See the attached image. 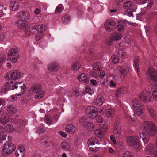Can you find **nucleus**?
Listing matches in <instances>:
<instances>
[{
	"instance_id": "864d4df0",
	"label": "nucleus",
	"mask_w": 157,
	"mask_h": 157,
	"mask_svg": "<svg viewBox=\"0 0 157 157\" xmlns=\"http://www.w3.org/2000/svg\"><path fill=\"white\" fill-rule=\"evenodd\" d=\"M122 157H132L131 153L128 151H126L123 154Z\"/></svg>"
},
{
	"instance_id": "13d9d810",
	"label": "nucleus",
	"mask_w": 157,
	"mask_h": 157,
	"mask_svg": "<svg viewBox=\"0 0 157 157\" xmlns=\"http://www.w3.org/2000/svg\"><path fill=\"white\" fill-rule=\"evenodd\" d=\"M10 122L13 124H17L18 123V120L15 118H11L10 119Z\"/></svg>"
},
{
	"instance_id": "bf43d9fd",
	"label": "nucleus",
	"mask_w": 157,
	"mask_h": 157,
	"mask_svg": "<svg viewBox=\"0 0 157 157\" xmlns=\"http://www.w3.org/2000/svg\"><path fill=\"white\" fill-rule=\"evenodd\" d=\"M142 12L141 13H139L136 14L137 15V17L136 19L138 20H140L141 17H140L142 15H144L146 13V10H142Z\"/></svg>"
},
{
	"instance_id": "473e14b6",
	"label": "nucleus",
	"mask_w": 157,
	"mask_h": 157,
	"mask_svg": "<svg viewBox=\"0 0 157 157\" xmlns=\"http://www.w3.org/2000/svg\"><path fill=\"white\" fill-rule=\"evenodd\" d=\"M133 3L130 1H128L125 2L123 4V8L125 9H129L132 6Z\"/></svg>"
},
{
	"instance_id": "39448f33",
	"label": "nucleus",
	"mask_w": 157,
	"mask_h": 157,
	"mask_svg": "<svg viewBox=\"0 0 157 157\" xmlns=\"http://www.w3.org/2000/svg\"><path fill=\"white\" fill-rule=\"evenodd\" d=\"M132 103L133 110L136 115L139 116L142 115L144 111V107L142 104L135 98L132 100Z\"/></svg>"
},
{
	"instance_id": "9d476101",
	"label": "nucleus",
	"mask_w": 157,
	"mask_h": 157,
	"mask_svg": "<svg viewBox=\"0 0 157 157\" xmlns=\"http://www.w3.org/2000/svg\"><path fill=\"white\" fill-rule=\"evenodd\" d=\"M21 76V73L18 71L13 70L8 72L5 76L7 80H16L19 78Z\"/></svg>"
},
{
	"instance_id": "680f3d73",
	"label": "nucleus",
	"mask_w": 157,
	"mask_h": 157,
	"mask_svg": "<svg viewBox=\"0 0 157 157\" xmlns=\"http://www.w3.org/2000/svg\"><path fill=\"white\" fill-rule=\"evenodd\" d=\"M50 142H48L46 141H44L42 142V144L45 147H48L50 146Z\"/></svg>"
},
{
	"instance_id": "b1692460",
	"label": "nucleus",
	"mask_w": 157,
	"mask_h": 157,
	"mask_svg": "<svg viewBox=\"0 0 157 157\" xmlns=\"http://www.w3.org/2000/svg\"><path fill=\"white\" fill-rule=\"evenodd\" d=\"M10 117L8 115H4L0 117V123L3 124H6L10 120Z\"/></svg>"
},
{
	"instance_id": "6e6d98bb",
	"label": "nucleus",
	"mask_w": 157,
	"mask_h": 157,
	"mask_svg": "<svg viewBox=\"0 0 157 157\" xmlns=\"http://www.w3.org/2000/svg\"><path fill=\"white\" fill-rule=\"evenodd\" d=\"M136 10H126L124 12V14L125 15L131 16H133V13L132 12L135 11Z\"/></svg>"
},
{
	"instance_id": "a211bd4d",
	"label": "nucleus",
	"mask_w": 157,
	"mask_h": 157,
	"mask_svg": "<svg viewBox=\"0 0 157 157\" xmlns=\"http://www.w3.org/2000/svg\"><path fill=\"white\" fill-rule=\"evenodd\" d=\"M25 152L24 147L23 146L20 147L16 150L15 152V155L17 157L20 156L22 157H23L25 155Z\"/></svg>"
},
{
	"instance_id": "f8f14e48",
	"label": "nucleus",
	"mask_w": 157,
	"mask_h": 157,
	"mask_svg": "<svg viewBox=\"0 0 157 157\" xmlns=\"http://www.w3.org/2000/svg\"><path fill=\"white\" fill-rule=\"evenodd\" d=\"M151 94L149 91L143 90L139 95V99L144 102H147L151 101L152 99Z\"/></svg>"
},
{
	"instance_id": "37998d69",
	"label": "nucleus",
	"mask_w": 157,
	"mask_h": 157,
	"mask_svg": "<svg viewBox=\"0 0 157 157\" xmlns=\"http://www.w3.org/2000/svg\"><path fill=\"white\" fill-rule=\"evenodd\" d=\"M10 8L12 9H14V10H17L19 7V4L18 2H15L13 3H10Z\"/></svg>"
},
{
	"instance_id": "3c124183",
	"label": "nucleus",
	"mask_w": 157,
	"mask_h": 157,
	"mask_svg": "<svg viewBox=\"0 0 157 157\" xmlns=\"http://www.w3.org/2000/svg\"><path fill=\"white\" fill-rule=\"evenodd\" d=\"M117 30L120 32H122L124 30V28L122 25L120 23H119V24L117 25Z\"/></svg>"
},
{
	"instance_id": "7ed1b4c3",
	"label": "nucleus",
	"mask_w": 157,
	"mask_h": 157,
	"mask_svg": "<svg viewBox=\"0 0 157 157\" xmlns=\"http://www.w3.org/2000/svg\"><path fill=\"white\" fill-rule=\"evenodd\" d=\"M47 27L44 25H38L36 24H33L29 26L25 32V36L26 37L33 35L36 31L42 32L47 29Z\"/></svg>"
},
{
	"instance_id": "ea45409f",
	"label": "nucleus",
	"mask_w": 157,
	"mask_h": 157,
	"mask_svg": "<svg viewBox=\"0 0 157 157\" xmlns=\"http://www.w3.org/2000/svg\"><path fill=\"white\" fill-rule=\"evenodd\" d=\"M45 122L48 125L52 123V119L51 117L48 115H46L45 116Z\"/></svg>"
},
{
	"instance_id": "de8ad7c7",
	"label": "nucleus",
	"mask_w": 157,
	"mask_h": 157,
	"mask_svg": "<svg viewBox=\"0 0 157 157\" xmlns=\"http://www.w3.org/2000/svg\"><path fill=\"white\" fill-rule=\"evenodd\" d=\"M94 133L99 138H102V133L100 130L97 129L94 132Z\"/></svg>"
},
{
	"instance_id": "f704fd0d",
	"label": "nucleus",
	"mask_w": 157,
	"mask_h": 157,
	"mask_svg": "<svg viewBox=\"0 0 157 157\" xmlns=\"http://www.w3.org/2000/svg\"><path fill=\"white\" fill-rule=\"evenodd\" d=\"M70 17L69 14H67L63 16L62 18V20L64 24H67L68 23L70 20Z\"/></svg>"
},
{
	"instance_id": "69168bd1",
	"label": "nucleus",
	"mask_w": 157,
	"mask_h": 157,
	"mask_svg": "<svg viewBox=\"0 0 157 157\" xmlns=\"http://www.w3.org/2000/svg\"><path fill=\"white\" fill-rule=\"evenodd\" d=\"M18 123H19L20 124L23 126L25 125V121L22 119H19L18 121Z\"/></svg>"
},
{
	"instance_id": "79ce46f5",
	"label": "nucleus",
	"mask_w": 157,
	"mask_h": 157,
	"mask_svg": "<svg viewBox=\"0 0 157 157\" xmlns=\"http://www.w3.org/2000/svg\"><path fill=\"white\" fill-rule=\"evenodd\" d=\"M6 55L3 53L0 54V68L6 59Z\"/></svg>"
},
{
	"instance_id": "bb28decb",
	"label": "nucleus",
	"mask_w": 157,
	"mask_h": 157,
	"mask_svg": "<svg viewBox=\"0 0 157 157\" xmlns=\"http://www.w3.org/2000/svg\"><path fill=\"white\" fill-rule=\"evenodd\" d=\"M93 70L96 71H100L101 68V63L99 62H97L92 65Z\"/></svg>"
},
{
	"instance_id": "338daca9",
	"label": "nucleus",
	"mask_w": 157,
	"mask_h": 157,
	"mask_svg": "<svg viewBox=\"0 0 157 157\" xmlns=\"http://www.w3.org/2000/svg\"><path fill=\"white\" fill-rule=\"evenodd\" d=\"M99 77L101 78H103L105 75V73L103 71L99 72Z\"/></svg>"
},
{
	"instance_id": "603ef678",
	"label": "nucleus",
	"mask_w": 157,
	"mask_h": 157,
	"mask_svg": "<svg viewBox=\"0 0 157 157\" xmlns=\"http://www.w3.org/2000/svg\"><path fill=\"white\" fill-rule=\"evenodd\" d=\"M7 138V136L6 135H0V143L3 142V141H5Z\"/></svg>"
},
{
	"instance_id": "393cba45",
	"label": "nucleus",
	"mask_w": 157,
	"mask_h": 157,
	"mask_svg": "<svg viewBox=\"0 0 157 157\" xmlns=\"http://www.w3.org/2000/svg\"><path fill=\"white\" fill-rule=\"evenodd\" d=\"M66 131L69 133H73L75 131V128L73 124H71L66 126Z\"/></svg>"
},
{
	"instance_id": "9b49d317",
	"label": "nucleus",
	"mask_w": 157,
	"mask_h": 157,
	"mask_svg": "<svg viewBox=\"0 0 157 157\" xmlns=\"http://www.w3.org/2000/svg\"><path fill=\"white\" fill-rule=\"evenodd\" d=\"M86 110L87 117L90 118L94 119L98 115V109L94 106L87 107Z\"/></svg>"
},
{
	"instance_id": "423d86ee",
	"label": "nucleus",
	"mask_w": 157,
	"mask_h": 157,
	"mask_svg": "<svg viewBox=\"0 0 157 157\" xmlns=\"http://www.w3.org/2000/svg\"><path fill=\"white\" fill-rule=\"evenodd\" d=\"M19 49L16 46L11 48L8 52L7 59L14 63L17 62L19 57Z\"/></svg>"
},
{
	"instance_id": "412c9836",
	"label": "nucleus",
	"mask_w": 157,
	"mask_h": 157,
	"mask_svg": "<svg viewBox=\"0 0 157 157\" xmlns=\"http://www.w3.org/2000/svg\"><path fill=\"white\" fill-rule=\"evenodd\" d=\"M104 101V99L103 96H98L94 101V103L97 105L101 106L102 105Z\"/></svg>"
},
{
	"instance_id": "c85d7f7f",
	"label": "nucleus",
	"mask_w": 157,
	"mask_h": 157,
	"mask_svg": "<svg viewBox=\"0 0 157 157\" xmlns=\"http://www.w3.org/2000/svg\"><path fill=\"white\" fill-rule=\"evenodd\" d=\"M60 147L64 151H69L71 149L70 146L66 142H62L61 144Z\"/></svg>"
},
{
	"instance_id": "052dcab7",
	"label": "nucleus",
	"mask_w": 157,
	"mask_h": 157,
	"mask_svg": "<svg viewBox=\"0 0 157 157\" xmlns=\"http://www.w3.org/2000/svg\"><path fill=\"white\" fill-rule=\"evenodd\" d=\"M86 121L85 118H82L79 120L80 123L82 124H85Z\"/></svg>"
},
{
	"instance_id": "c756f323",
	"label": "nucleus",
	"mask_w": 157,
	"mask_h": 157,
	"mask_svg": "<svg viewBox=\"0 0 157 157\" xmlns=\"http://www.w3.org/2000/svg\"><path fill=\"white\" fill-rule=\"evenodd\" d=\"M80 67V63L78 62L73 63L71 67V70L74 71H75L78 70Z\"/></svg>"
},
{
	"instance_id": "49530a36",
	"label": "nucleus",
	"mask_w": 157,
	"mask_h": 157,
	"mask_svg": "<svg viewBox=\"0 0 157 157\" xmlns=\"http://www.w3.org/2000/svg\"><path fill=\"white\" fill-rule=\"evenodd\" d=\"M149 112L150 114V116L152 117L154 119H156V114L155 112L152 109H149Z\"/></svg>"
},
{
	"instance_id": "72a5a7b5",
	"label": "nucleus",
	"mask_w": 157,
	"mask_h": 157,
	"mask_svg": "<svg viewBox=\"0 0 157 157\" xmlns=\"http://www.w3.org/2000/svg\"><path fill=\"white\" fill-rule=\"evenodd\" d=\"M7 111L10 114L15 113L16 112V109L13 105H9L7 106Z\"/></svg>"
},
{
	"instance_id": "6ab92c4d",
	"label": "nucleus",
	"mask_w": 157,
	"mask_h": 157,
	"mask_svg": "<svg viewBox=\"0 0 157 157\" xmlns=\"http://www.w3.org/2000/svg\"><path fill=\"white\" fill-rule=\"evenodd\" d=\"M155 147L152 144H148L146 148V151L147 154L151 155L154 153L155 151Z\"/></svg>"
},
{
	"instance_id": "4be33fe9",
	"label": "nucleus",
	"mask_w": 157,
	"mask_h": 157,
	"mask_svg": "<svg viewBox=\"0 0 157 157\" xmlns=\"http://www.w3.org/2000/svg\"><path fill=\"white\" fill-rule=\"evenodd\" d=\"M87 76L85 73H81L78 77L77 79L80 81H83L86 83L88 82V80L87 78Z\"/></svg>"
},
{
	"instance_id": "a878e982",
	"label": "nucleus",
	"mask_w": 157,
	"mask_h": 157,
	"mask_svg": "<svg viewBox=\"0 0 157 157\" xmlns=\"http://www.w3.org/2000/svg\"><path fill=\"white\" fill-rule=\"evenodd\" d=\"M152 94L154 99L157 101V84H155L152 86Z\"/></svg>"
},
{
	"instance_id": "e2e57ef3",
	"label": "nucleus",
	"mask_w": 157,
	"mask_h": 157,
	"mask_svg": "<svg viewBox=\"0 0 157 157\" xmlns=\"http://www.w3.org/2000/svg\"><path fill=\"white\" fill-rule=\"evenodd\" d=\"M110 138L111 141L113 142L114 144H117V142L114 136L111 135L110 136Z\"/></svg>"
},
{
	"instance_id": "8fccbe9b",
	"label": "nucleus",
	"mask_w": 157,
	"mask_h": 157,
	"mask_svg": "<svg viewBox=\"0 0 157 157\" xmlns=\"http://www.w3.org/2000/svg\"><path fill=\"white\" fill-rule=\"evenodd\" d=\"M85 91L90 95H92L94 93V91L89 86H87L85 89Z\"/></svg>"
},
{
	"instance_id": "5fc2aeb1",
	"label": "nucleus",
	"mask_w": 157,
	"mask_h": 157,
	"mask_svg": "<svg viewBox=\"0 0 157 157\" xmlns=\"http://www.w3.org/2000/svg\"><path fill=\"white\" fill-rule=\"evenodd\" d=\"M36 132L39 134L44 133L45 132L44 127L42 126H40L37 129Z\"/></svg>"
},
{
	"instance_id": "f257e3e1",
	"label": "nucleus",
	"mask_w": 157,
	"mask_h": 157,
	"mask_svg": "<svg viewBox=\"0 0 157 157\" xmlns=\"http://www.w3.org/2000/svg\"><path fill=\"white\" fill-rule=\"evenodd\" d=\"M142 133L139 136L145 144L148 143L151 135L152 136H155L157 131L155 124L152 122L147 121L144 122L140 127Z\"/></svg>"
},
{
	"instance_id": "20e7f679",
	"label": "nucleus",
	"mask_w": 157,
	"mask_h": 157,
	"mask_svg": "<svg viewBox=\"0 0 157 157\" xmlns=\"http://www.w3.org/2000/svg\"><path fill=\"white\" fill-rule=\"evenodd\" d=\"M128 144L137 151H140L141 145L139 141V138L136 136H129L127 139Z\"/></svg>"
},
{
	"instance_id": "dca6fc26",
	"label": "nucleus",
	"mask_w": 157,
	"mask_h": 157,
	"mask_svg": "<svg viewBox=\"0 0 157 157\" xmlns=\"http://www.w3.org/2000/svg\"><path fill=\"white\" fill-rule=\"evenodd\" d=\"M30 16L29 13L26 10H24L19 12L17 15V18L19 19H28Z\"/></svg>"
},
{
	"instance_id": "0e129e2a",
	"label": "nucleus",
	"mask_w": 157,
	"mask_h": 157,
	"mask_svg": "<svg viewBox=\"0 0 157 157\" xmlns=\"http://www.w3.org/2000/svg\"><path fill=\"white\" fill-rule=\"evenodd\" d=\"M59 134L63 137L65 138L67 136L66 133L63 131H60L59 132Z\"/></svg>"
},
{
	"instance_id": "aec40b11",
	"label": "nucleus",
	"mask_w": 157,
	"mask_h": 157,
	"mask_svg": "<svg viewBox=\"0 0 157 157\" xmlns=\"http://www.w3.org/2000/svg\"><path fill=\"white\" fill-rule=\"evenodd\" d=\"M110 36L114 41L120 40L121 38L122 35L118 32H113L112 33Z\"/></svg>"
},
{
	"instance_id": "4468645a",
	"label": "nucleus",
	"mask_w": 157,
	"mask_h": 157,
	"mask_svg": "<svg viewBox=\"0 0 157 157\" xmlns=\"http://www.w3.org/2000/svg\"><path fill=\"white\" fill-rule=\"evenodd\" d=\"M17 20L15 21V24L20 29L25 28L28 25L27 23L22 19H19L17 18Z\"/></svg>"
},
{
	"instance_id": "09e8293b",
	"label": "nucleus",
	"mask_w": 157,
	"mask_h": 157,
	"mask_svg": "<svg viewBox=\"0 0 157 157\" xmlns=\"http://www.w3.org/2000/svg\"><path fill=\"white\" fill-rule=\"evenodd\" d=\"M114 127H121L120 124V118L118 117H117L115 119Z\"/></svg>"
},
{
	"instance_id": "cd10ccee",
	"label": "nucleus",
	"mask_w": 157,
	"mask_h": 157,
	"mask_svg": "<svg viewBox=\"0 0 157 157\" xmlns=\"http://www.w3.org/2000/svg\"><path fill=\"white\" fill-rule=\"evenodd\" d=\"M126 91L127 88L126 87H121L116 90L115 93V95L117 97H118L120 94H123Z\"/></svg>"
},
{
	"instance_id": "6e6552de",
	"label": "nucleus",
	"mask_w": 157,
	"mask_h": 157,
	"mask_svg": "<svg viewBox=\"0 0 157 157\" xmlns=\"http://www.w3.org/2000/svg\"><path fill=\"white\" fill-rule=\"evenodd\" d=\"M16 146L11 143L5 144L3 147L2 153L4 156H6L14 151Z\"/></svg>"
},
{
	"instance_id": "7c9ffc66",
	"label": "nucleus",
	"mask_w": 157,
	"mask_h": 157,
	"mask_svg": "<svg viewBox=\"0 0 157 157\" xmlns=\"http://www.w3.org/2000/svg\"><path fill=\"white\" fill-rule=\"evenodd\" d=\"M42 88L40 85H33L31 87V90L32 92L35 93L39 92L41 90Z\"/></svg>"
},
{
	"instance_id": "4d7b16f0",
	"label": "nucleus",
	"mask_w": 157,
	"mask_h": 157,
	"mask_svg": "<svg viewBox=\"0 0 157 157\" xmlns=\"http://www.w3.org/2000/svg\"><path fill=\"white\" fill-rule=\"evenodd\" d=\"M95 120L96 122L99 123H102L103 121L102 118L100 115L96 117Z\"/></svg>"
},
{
	"instance_id": "ddd939ff",
	"label": "nucleus",
	"mask_w": 157,
	"mask_h": 157,
	"mask_svg": "<svg viewBox=\"0 0 157 157\" xmlns=\"http://www.w3.org/2000/svg\"><path fill=\"white\" fill-rule=\"evenodd\" d=\"M104 25L105 29L109 32L113 31L116 29V23L112 20L108 19L105 22Z\"/></svg>"
},
{
	"instance_id": "c9c22d12",
	"label": "nucleus",
	"mask_w": 157,
	"mask_h": 157,
	"mask_svg": "<svg viewBox=\"0 0 157 157\" xmlns=\"http://www.w3.org/2000/svg\"><path fill=\"white\" fill-rule=\"evenodd\" d=\"M45 93L44 91L41 90L35 94V98L36 99L40 98L44 96Z\"/></svg>"
},
{
	"instance_id": "5701e85b",
	"label": "nucleus",
	"mask_w": 157,
	"mask_h": 157,
	"mask_svg": "<svg viewBox=\"0 0 157 157\" xmlns=\"http://www.w3.org/2000/svg\"><path fill=\"white\" fill-rule=\"evenodd\" d=\"M115 111L113 109L109 108L107 109L105 111V115L109 118H111L115 114Z\"/></svg>"
},
{
	"instance_id": "f03ea898",
	"label": "nucleus",
	"mask_w": 157,
	"mask_h": 157,
	"mask_svg": "<svg viewBox=\"0 0 157 157\" xmlns=\"http://www.w3.org/2000/svg\"><path fill=\"white\" fill-rule=\"evenodd\" d=\"M13 81H11L10 84L8 82H6L1 88V92L6 94L9 90H15L18 93V95H21L24 94L26 89V85L22 82H19L11 85V84L13 83Z\"/></svg>"
},
{
	"instance_id": "774afa93",
	"label": "nucleus",
	"mask_w": 157,
	"mask_h": 157,
	"mask_svg": "<svg viewBox=\"0 0 157 157\" xmlns=\"http://www.w3.org/2000/svg\"><path fill=\"white\" fill-rule=\"evenodd\" d=\"M63 9H64L63 6L62 5L60 4L56 7L55 10H63Z\"/></svg>"
},
{
	"instance_id": "a19ab883",
	"label": "nucleus",
	"mask_w": 157,
	"mask_h": 157,
	"mask_svg": "<svg viewBox=\"0 0 157 157\" xmlns=\"http://www.w3.org/2000/svg\"><path fill=\"white\" fill-rule=\"evenodd\" d=\"M38 32L36 33L35 35V39L37 41L39 40L44 35L43 32L38 31Z\"/></svg>"
},
{
	"instance_id": "58836bf2",
	"label": "nucleus",
	"mask_w": 157,
	"mask_h": 157,
	"mask_svg": "<svg viewBox=\"0 0 157 157\" xmlns=\"http://www.w3.org/2000/svg\"><path fill=\"white\" fill-rule=\"evenodd\" d=\"M87 129L90 131L91 132L94 130V127L93 124L90 122H88L86 124Z\"/></svg>"
},
{
	"instance_id": "2eb2a0df",
	"label": "nucleus",
	"mask_w": 157,
	"mask_h": 157,
	"mask_svg": "<svg viewBox=\"0 0 157 157\" xmlns=\"http://www.w3.org/2000/svg\"><path fill=\"white\" fill-rule=\"evenodd\" d=\"M117 70L119 75H122L123 76H124L128 73L129 68L128 67L124 68L122 66H119L117 67Z\"/></svg>"
},
{
	"instance_id": "4c0bfd02",
	"label": "nucleus",
	"mask_w": 157,
	"mask_h": 157,
	"mask_svg": "<svg viewBox=\"0 0 157 157\" xmlns=\"http://www.w3.org/2000/svg\"><path fill=\"white\" fill-rule=\"evenodd\" d=\"M140 58L139 56H136L135 57L134 59L136 69L137 70V71L138 72L139 67L138 66L139 64V62L140 61Z\"/></svg>"
},
{
	"instance_id": "0eeeda50",
	"label": "nucleus",
	"mask_w": 157,
	"mask_h": 157,
	"mask_svg": "<svg viewBox=\"0 0 157 157\" xmlns=\"http://www.w3.org/2000/svg\"><path fill=\"white\" fill-rule=\"evenodd\" d=\"M148 82L150 84H155L157 82V71L153 68H149L147 72Z\"/></svg>"
},
{
	"instance_id": "f3484780",
	"label": "nucleus",
	"mask_w": 157,
	"mask_h": 157,
	"mask_svg": "<svg viewBox=\"0 0 157 157\" xmlns=\"http://www.w3.org/2000/svg\"><path fill=\"white\" fill-rule=\"evenodd\" d=\"M48 67V70L51 72L55 71L59 68V64L56 62L51 63Z\"/></svg>"
},
{
	"instance_id": "1a4fd4ad",
	"label": "nucleus",
	"mask_w": 157,
	"mask_h": 157,
	"mask_svg": "<svg viewBox=\"0 0 157 157\" xmlns=\"http://www.w3.org/2000/svg\"><path fill=\"white\" fill-rule=\"evenodd\" d=\"M88 144L89 146L90 145L92 146V147H90L89 149L90 151L93 152H97L100 148L98 146L99 144L98 140L95 137H90L88 139Z\"/></svg>"
},
{
	"instance_id": "a18cd8bd",
	"label": "nucleus",
	"mask_w": 157,
	"mask_h": 157,
	"mask_svg": "<svg viewBox=\"0 0 157 157\" xmlns=\"http://www.w3.org/2000/svg\"><path fill=\"white\" fill-rule=\"evenodd\" d=\"M112 60L114 63H117L119 61V59L117 56L113 55L111 56Z\"/></svg>"
},
{
	"instance_id": "2f4dec72",
	"label": "nucleus",
	"mask_w": 157,
	"mask_h": 157,
	"mask_svg": "<svg viewBox=\"0 0 157 157\" xmlns=\"http://www.w3.org/2000/svg\"><path fill=\"white\" fill-rule=\"evenodd\" d=\"M4 129L8 133H11L14 131V130L13 126L10 124L6 125L4 128Z\"/></svg>"
},
{
	"instance_id": "e433bc0d",
	"label": "nucleus",
	"mask_w": 157,
	"mask_h": 157,
	"mask_svg": "<svg viewBox=\"0 0 157 157\" xmlns=\"http://www.w3.org/2000/svg\"><path fill=\"white\" fill-rule=\"evenodd\" d=\"M121 127H114L113 134L115 135H117V136H119L121 134Z\"/></svg>"
},
{
	"instance_id": "c03bdc74",
	"label": "nucleus",
	"mask_w": 157,
	"mask_h": 157,
	"mask_svg": "<svg viewBox=\"0 0 157 157\" xmlns=\"http://www.w3.org/2000/svg\"><path fill=\"white\" fill-rule=\"evenodd\" d=\"M114 41L111 37L109 36L106 39L105 41V43L107 45L110 46L113 44Z\"/></svg>"
}]
</instances>
